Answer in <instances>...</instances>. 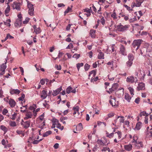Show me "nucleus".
I'll use <instances>...</instances> for the list:
<instances>
[{
    "mask_svg": "<svg viewBox=\"0 0 152 152\" xmlns=\"http://www.w3.org/2000/svg\"><path fill=\"white\" fill-rule=\"evenodd\" d=\"M117 75L116 74L112 73L108 75V79L110 80L113 81Z\"/></svg>",
    "mask_w": 152,
    "mask_h": 152,
    "instance_id": "14",
    "label": "nucleus"
},
{
    "mask_svg": "<svg viewBox=\"0 0 152 152\" xmlns=\"http://www.w3.org/2000/svg\"><path fill=\"white\" fill-rule=\"evenodd\" d=\"M22 19H17L15 23V26L16 27H19L22 24Z\"/></svg>",
    "mask_w": 152,
    "mask_h": 152,
    "instance_id": "13",
    "label": "nucleus"
},
{
    "mask_svg": "<svg viewBox=\"0 0 152 152\" xmlns=\"http://www.w3.org/2000/svg\"><path fill=\"white\" fill-rule=\"evenodd\" d=\"M115 133H117L118 135V139H120L122 137V133L120 131H118L116 132Z\"/></svg>",
    "mask_w": 152,
    "mask_h": 152,
    "instance_id": "43",
    "label": "nucleus"
},
{
    "mask_svg": "<svg viewBox=\"0 0 152 152\" xmlns=\"http://www.w3.org/2000/svg\"><path fill=\"white\" fill-rule=\"evenodd\" d=\"M44 113H43L42 115H41L39 117V119L41 121H42L44 119Z\"/></svg>",
    "mask_w": 152,
    "mask_h": 152,
    "instance_id": "62",
    "label": "nucleus"
},
{
    "mask_svg": "<svg viewBox=\"0 0 152 152\" xmlns=\"http://www.w3.org/2000/svg\"><path fill=\"white\" fill-rule=\"evenodd\" d=\"M96 75V72L95 70H92L89 73V76H90L91 75L93 77H94Z\"/></svg>",
    "mask_w": 152,
    "mask_h": 152,
    "instance_id": "36",
    "label": "nucleus"
},
{
    "mask_svg": "<svg viewBox=\"0 0 152 152\" xmlns=\"http://www.w3.org/2000/svg\"><path fill=\"white\" fill-rule=\"evenodd\" d=\"M32 116V115L31 112H28L26 114V116L24 118V119L27 120L29 118H31Z\"/></svg>",
    "mask_w": 152,
    "mask_h": 152,
    "instance_id": "16",
    "label": "nucleus"
},
{
    "mask_svg": "<svg viewBox=\"0 0 152 152\" xmlns=\"http://www.w3.org/2000/svg\"><path fill=\"white\" fill-rule=\"evenodd\" d=\"M21 5V4L20 3L14 2L12 4V7L14 10L15 9L18 11H20L21 10L20 7Z\"/></svg>",
    "mask_w": 152,
    "mask_h": 152,
    "instance_id": "5",
    "label": "nucleus"
},
{
    "mask_svg": "<svg viewBox=\"0 0 152 152\" xmlns=\"http://www.w3.org/2000/svg\"><path fill=\"white\" fill-rule=\"evenodd\" d=\"M11 21L10 19H7L6 22L4 21V24L7 26H8L9 27H10L11 26L10 23L11 22Z\"/></svg>",
    "mask_w": 152,
    "mask_h": 152,
    "instance_id": "28",
    "label": "nucleus"
},
{
    "mask_svg": "<svg viewBox=\"0 0 152 152\" xmlns=\"http://www.w3.org/2000/svg\"><path fill=\"white\" fill-rule=\"evenodd\" d=\"M27 6L28 9V13L31 16L34 15V8L33 5L31 4V2H28Z\"/></svg>",
    "mask_w": 152,
    "mask_h": 152,
    "instance_id": "3",
    "label": "nucleus"
},
{
    "mask_svg": "<svg viewBox=\"0 0 152 152\" xmlns=\"http://www.w3.org/2000/svg\"><path fill=\"white\" fill-rule=\"evenodd\" d=\"M83 12H86L87 13H91V12H92L91 7H90V8H86L84 9Z\"/></svg>",
    "mask_w": 152,
    "mask_h": 152,
    "instance_id": "38",
    "label": "nucleus"
},
{
    "mask_svg": "<svg viewBox=\"0 0 152 152\" xmlns=\"http://www.w3.org/2000/svg\"><path fill=\"white\" fill-rule=\"evenodd\" d=\"M146 51V50L145 48H142L140 50L141 54L142 55L143 53H145Z\"/></svg>",
    "mask_w": 152,
    "mask_h": 152,
    "instance_id": "55",
    "label": "nucleus"
},
{
    "mask_svg": "<svg viewBox=\"0 0 152 152\" xmlns=\"http://www.w3.org/2000/svg\"><path fill=\"white\" fill-rule=\"evenodd\" d=\"M95 32L96 31L93 29H91L90 31V35L91 37L92 38H94L95 37Z\"/></svg>",
    "mask_w": 152,
    "mask_h": 152,
    "instance_id": "24",
    "label": "nucleus"
},
{
    "mask_svg": "<svg viewBox=\"0 0 152 152\" xmlns=\"http://www.w3.org/2000/svg\"><path fill=\"white\" fill-rule=\"evenodd\" d=\"M72 88L70 86H69L68 88H67L66 89V92L67 94H69L70 92H71L72 90Z\"/></svg>",
    "mask_w": 152,
    "mask_h": 152,
    "instance_id": "39",
    "label": "nucleus"
},
{
    "mask_svg": "<svg viewBox=\"0 0 152 152\" xmlns=\"http://www.w3.org/2000/svg\"><path fill=\"white\" fill-rule=\"evenodd\" d=\"M90 66L88 64H86L85 65V69L86 70H87L89 68Z\"/></svg>",
    "mask_w": 152,
    "mask_h": 152,
    "instance_id": "59",
    "label": "nucleus"
},
{
    "mask_svg": "<svg viewBox=\"0 0 152 152\" xmlns=\"http://www.w3.org/2000/svg\"><path fill=\"white\" fill-rule=\"evenodd\" d=\"M146 47V52H151L152 51V45H150L148 44H146L145 45Z\"/></svg>",
    "mask_w": 152,
    "mask_h": 152,
    "instance_id": "19",
    "label": "nucleus"
},
{
    "mask_svg": "<svg viewBox=\"0 0 152 152\" xmlns=\"http://www.w3.org/2000/svg\"><path fill=\"white\" fill-rule=\"evenodd\" d=\"M129 61H133L134 58L132 54H129L128 56Z\"/></svg>",
    "mask_w": 152,
    "mask_h": 152,
    "instance_id": "42",
    "label": "nucleus"
},
{
    "mask_svg": "<svg viewBox=\"0 0 152 152\" xmlns=\"http://www.w3.org/2000/svg\"><path fill=\"white\" fill-rule=\"evenodd\" d=\"M136 138H137V137L136 136H134V139L133 141L132 142H135V144H140V143H142L141 142L137 141V140H135Z\"/></svg>",
    "mask_w": 152,
    "mask_h": 152,
    "instance_id": "31",
    "label": "nucleus"
},
{
    "mask_svg": "<svg viewBox=\"0 0 152 152\" xmlns=\"http://www.w3.org/2000/svg\"><path fill=\"white\" fill-rule=\"evenodd\" d=\"M6 37L7 38V39L9 38L10 39H12L14 38L13 37L11 36L9 34H7Z\"/></svg>",
    "mask_w": 152,
    "mask_h": 152,
    "instance_id": "63",
    "label": "nucleus"
},
{
    "mask_svg": "<svg viewBox=\"0 0 152 152\" xmlns=\"http://www.w3.org/2000/svg\"><path fill=\"white\" fill-rule=\"evenodd\" d=\"M142 126V123L140 122H138L136 124L135 129L137 130H139L141 128Z\"/></svg>",
    "mask_w": 152,
    "mask_h": 152,
    "instance_id": "22",
    "label": "nucleus"
},
{
    "mask_svg": "<svg viewBox=\"0 0 152 152\" xmlns=\"http://www.w3.org/2000/svg\"><path fill=\"white\" fill-rule=\"evenodd\" d=\"M126 81L128 82H130L132 83L134 81V77L132 76H129L127 78Z\"/></svg>",
    "mask_w": 152,
    "mask_h": 152,
    "instance_id": "18",
    "label": "nucleus"
},
{
    "mask_svg": "<svg viewBox=\"0 0 152 152\" xmlns=\"http://www.w3.org/2000/svg\"><path fill=\"white\" fill-rule=\"evenodd\" d=\"M98 58L99 59H104V54L103 53L100 52L98 55Z\"/></svg>",
    "mask_w": 152,
    "mask_h": 152,
    "instance_id": "29",
    "label": "nucleus"
},
{
    "mask_svg": "<svg viewBox=\"0 0 152 152\" xmlns=\"http://www.w3.org/2000/svg\"><path fill=\"white\" fill-rule=\"evenodd\" d=\"M47 96L48 94L47 91L45 90H42L40 94L41 97L43 99H45L47 97Z\"/></svg>",
    "mask_w": 152,
    "mask_h": 152,
    "instance_id": "10",
    "label": "nucleus"
},
{
    "mask_svg": "<svg viewBox=\"0 0 152 152\" xmlns=\"http://www.w3.org/2000/svg\"><path fill=\"white\" fill-rule=\"evenodd\" d=\"M145 84L143 83H140L138 84L137 89L138 91L140 90H143L145 88Z\"/></svg>",
    "mask_w": 152,
    "mask_h": 152,
    "instance_id": "8",
    "label": "nucleus"
},
{
    "mask_svg": "<svg viewBox=\"0 0 152 152\" xmlns=\"http://www.w3.org/2000/svg\"><path fill=\"white\" fill-rule=\"evenodd\" d=\"M36 107V105L34 104L33 105L30 106L29 107V109L30 110H35L34 109Z\"/></svg>",
    "mask_w": 152,
    "mask_h": 152,
    "instance_id": "51",
    "label": "nucleus"
},
{
    "mask_svg": "<svg viewBox=\"0 0 152 152\" xmlns=\"http://www.w3.org/2000/svg\"><path fill=\"white\" fill-rule=\"evenodd\" d=\"M30 123V121H28L24 122L22 120V121L21 122V124L23 125L24 128H27L29 127Z\"/></svg>",
    "mask_w": 152,
    "mask_h": 152,
    "instance_id": "7",
    "label": "nucleus"
},
{
    "mask_svg": "<svg viewBox=\"0 0 152 152\" xmlns=\"http://www.w3.org/2000/svg\"><path fill=\"white\" fill-rule=\"evenodd\" d=\"M17 113H15L14 114L12 115V117L11 118L13 120H15L17 115Z\"/></svg>",
    "mask_w": 152,
    "mask_h": 152,
    "instance_id": "53",
    "label": "nucleus"
},
{
    "mask_svg": "<svg viewBox=\"0 0 152 152\" xmlns=\"http://www.w3.org/2000/svg\"><path fill=\"white\" fill-rule=\"evenodd\" d=\"M110 99L109 102L113 107H116L118 106V102L116 101L115 98L111 96H110Z\"/></svg>",
    "mask_w": 152,
    "mask_h": 152,
    "instance_id": "2",
    "label": "nucleus"
},
{
    "mask_svg": "<svg viewBox=\"0 0 152 152\" xmlns=\"http://www.w3.org/2000/svg\"><path fill=\"white\" fill-rule=\"evenodd\" d=\"M10 10V7L9 5H8L7 7L5 9V12L6 14H7L9 13Z\"/></svg>",
    "mask_w": 152,
    "mask_h": 152,
    "instance_id": "49",
    "label": "nucleus"
},
{
    "mask_svg": "<svg viewBox=\"0 0 152 152\" xmlns=\"http://www.w3.org/2000/svg\"><path fill=\"white\" fill-rule=\"evenodd\" d=\"M142 116H145V117L147 116H148V115L145 112L143 111L140 113V114L139 115V116L138 117V118L139 116L141 117Z\"/></svg>",
    "mask_w": 152,
    "mask_h": 152,
    "instance_id": "33",
    "label": "nucleus"
},
{
    "mask_svg": "<svg viewBox=\"0 0 152 152\" xmlns=\"http://www.w3.org/2000/svg\"><path fill=\"white\" fill-rule=\"evenodd\" d=\"M62 89V86H60L59 88H58L56 90L53 91L52 94L54 96H56L61 91Z\"/></svg>",
    "mask_w": 152,
    "mask_h": 152,
    "instance_id": "11",
    "label": "nucleus"
},
{
    "mask_svg": "<svg viewBox=\"0 0 152 152\" xmlns=\"http://www.w3.org/2000/svg\"><path fill=\"white\" fill-rule=\"evenodd\" d=\"M10 126L14 127L16 126V123L15 121H11L10 122Z\"/></svg>",
    "mask_w": 152,
    "mask_h": 152,
    "instance_id": "47",
    "label": "nucleus"
},
{
    "mask_svg": "<svg viewBox=\"0 0 152 152\" xmlns=\"http://www.w3.org/2000/svg\"><path fill=\"white\" fill-rule=\"evenodd\" d=\"M132 146L131 144L124 145L125 149L128 151H130L132 149Z\"/></svg>",
    "mask_w": 152,
    "mask_h": 152,
    "instance_id": "20",
    "label": "nucleus"
},
{
    "mask_svg": "<svg viewBox=\"0 0 152 152\" xmlns=\"http://www.w3.org/2000/svg\"><path fill=\"white\" fill-rule=\"evenodd\" d=\"M30 19L29 18L27 17L26 18L25 20H24L23 22V23L24 24H27L29 21Z\"/></svg>",
    "mask_w": 152,
    "mask_h": 152,
    "instance_id": "52",
    "label": "nucleus"
},
{
    "mask_svg": "<svg viewBox=\"0 0 152 152\" xmlns=\"http://www.w3.org/2000/svg\"><path fill=\"white\" fill-rule=\"evenodd\" d=\"M98 144L100 145H104V143L102 140H98L97 141Z\"/></svg>",
    "mask_w": 152,
    "mask_h": 152,
    "instance_id": "40",
    "label": "nucleus"
},
{
    "mask_svg": "<svg viewBox=\"0 0 152 152\" xmlns=\"http://www.w3.org/2000/svg\"><path fill=\"white\" fill-rule=\"evenodd\" d=\"M52 133V132L50 130H49L47 131L46 132L43 133V136L44 137H45L48 136L49 135L51 134Z\"/></svg>",
    "mask_w": 152,
    "mask_h": 152,
    "instance_id": "26",
    "label": "nucleus"
},
{
    "mask_svg": "<svg viewBox=\"0 0 152 152\" xmlns=\"http://www.w3.org/2000/svg\"><path fill=\"white\" fill-rule=\"evenodd\" d=\"M112 87L111 88H109L108 90H106V91L109 94H110L112 93L113 91H115L114 89H113Z\"/></svg>",
    "mask_w": 152,
    "mask_h": 152,
    "instance_id": "48",
    "label": "nucleus"
},
{
    "mask_svg": "<svg viewBox=\"0 0 152 152\" xmlns=\"http://www.w3.org/2000/svg\"><path fill=\"white\" fill-rule=\"evenodd\" d=\"M9 103L11 107H14L16 104V102L14 100L12 99H9Z\"/></svg>",
    "mask_w": 152,
    "mask_h": 152,
    "instance_id": "15",
    "label": "nucleus"
},
{
    "mask_svg": "<svg viewBox=\"0 0 152 152\" xmlns=\"http://www.w3.org/2000/svg\"><path fill=\"white\" fill-rule=\"evenodd\" d=\"M42 139H41L39 140H34L32 142V143L34 144H38L39 142L42 141Z\"/></svg>",
    "mask_w": 152,
    "mask_h": 152,
    "instance_id": "41",
    "label": "nucleus"
},
{
    "mask_svg": "<svg viewBox=\"0 0 152 152\" xmlns=\"http://www.w3.org/2000/svg\"><path fill=\"white\" fill-rule=\"evenodd\" d=\"M128 89L129 90L130 93L131 95L132 96L134 95V90L133 88L131 87H129L128 88Z\"/></svg>",
    "mask_w": 152,
    "mask_h": 152,
    "instance_id": "37",
    "label": "nucleus"
},
{
    "mask_svg": "<svg viewBox=\"0 0 152 152\" xmlns=\"http://www.w3.org/2000/svg\"><path fill=\"white\" fill-rule=\"evenodd\" d=\"M101 22L102 25H104L105 23V20L103 17L101 19Z\"/></svg>",
    "mask_w": 152,
    "mask_h": 152,
    "instance_id": "60",
    "label": "nucleus"
},
{
    "mask_svg": "<svg viewBox=\"0 0 152 152\" xmlns=\"http://www.w3.org/2000/svg\"><path fill=\"white\" fill-rule=\"evenodd\" d=\"M149 35V34L148 33L147 31H142V32L141 35Z\"/></svg>",
    "mask_w": 152,
    "mask_h": 152,
    "instance_id": "56",
    "label": "nucleus"
},
{
    "mask_svg": "<svg viewBox=\"0 0 152 152\" xmlns=\"http://www.w3.org/2000/svg\"><path fill=\"white\" fill-rule=\"evenodd\" d=\"M76 128L79 131L82 130L83 129L82 124L81 123H80L78 125L76 126Z\"/></svg>",
    "mask_w": 152,
    "mask_h": 152,
    "instance_id": "32",
    "label": "nucleus"
},
{
    "mask_svg": "<svg viewBox=\"0 0 152 152\" xmlns=\"http://www.w3.org/2000/svg\"><path fill=\"white\" fill-rule=\"evenodd\" d=\"M56 125V127L57 128L60 129L61 130H62L64 129L63 126H61V124L59 123L57 124Z\"/></svg>",
    "mask_w": 152,
    "mask_h": 152,
    "instance_id": "50",
    "label": "nucleus"
},
{
    "mask_svg": "<svg viewBox=\"0 0 152 152\" xmlns=\"http://www.w3.org/2000/svg\"><path fill=\"white\" fill-rule=\"evenodd\" d=\"M144 1V0H136V3H132V7L135 6L136 7H140L142 3Z\"/></svg>",
    "mask_w": 152,
    "mask_h": 152,
    "instance_id": "6",
    "label": "nucleus"
},
{
    "mask_svg": "<svg viewBox=\"0 0 152 152\" xmlns=\"http://www.w3.org/2000/svg\"><path fill=\"white\" fill-rule=\"evenodd\" d=\"M142 41L141 39L135 40L132 44L133 47L136 50L138 49Z\"/></svg>",
    "mask_w": 152,
    "mask_h": 152,
    "instance_id": "1",
    "label": "nucleus"
},
{
    "mask_svg": "<svg viewBox=\"0 0 152 152\" xmlns=\"http://www.w3.org/2000/svg\"><path fill=\"white\" fill-rule=\"evenodd\" d=\"M117 29L118 30L120 31H124L126 30L129 28V26L128 25H126L123 26V25L120 24L118 25L117 26Z\"/></svg>",
    "mask_w": 152,
    "mask_h": 152,
    "instance_id": "4",
    "label": "nucleus"
},
{
    "mask_svg": "<svg viewBox=\"0 0 152 152\" xmlns=\"http://www.w3.org/2000/svg\"><path fill=\"white\" fill-rule=\"evenodd\" d=\"M41 31L40 28L38 27L34 30V32H35L36 34H39Z\"/></svg>",
    "mask_w": 152,
    "mask_h": 152,
    "instance_id": "34",
    "label": "nucleus"
},
{
    "mask_svg": "<svg viewBox=\"0 0 152 152\" xmlns=\"http://www.w3.org/2000/svg\"><path fill=\"white\" fill-rule=\"evenodd\" d=\"M7 60H6V61L4 63H3L1 66L0 67V71H2L3 72H5V69L7 67L6 66V64L7 62Z\"/></svg>",
    "mask_w": 152,
    "mask_h": 152,
    "instance_id": "17",
    "label": "nucleus"
},
{
    "mask_svg": "<svg viewBox=\"0 0 152 152\" xmlns=\"http://www.w3.org/2000/svg\"><path fill=\"white\" fill-rule=\"evenodd\" d=\"M124 97L126 100L128 102H130V100L131 99V97L127 93H125L124 94Z\"/></svg>",
    "mask_w": 152,
    "mask_h": 152,
    "instance_id": "23",
    "label": "nucleus"
},
{
    "mask_svg": "<svg viewBox=\"0 0 152 152\" xmlns=\"http://www.w3.org/2000/svg\"><path fill=\"white\" fill-rule=\"evenodd\" d=\"M152 64L151 60L150 59H147L144 62V64L146 65H151Z\"/></svg>",
    "mask_w": 152,
    "mask_h": 152,
    "instance_id": "27",
    "label": "nucleus"
},
{
    "mask_svg": "<svg viewBox=\"0 0 152 152\" xmlns=\"http://www.w3.org/2000/svg\"><path fill=\"white\" fill-rule=\"evenodd\" d=\"M20 91L18 89H13L12 88L10 89V93L11 94H19Z\"/></svg>",
    "mask_w": 152,
    "mask_h": 152,
    "instance_id": "12",
    "label": "nucleus"
},
{
    "mask_svg": "<svg viewBox=\"0 0 152 152\" xmlns=\"http://www.w3.org/2000/svg\"><path fill=\"white\" fill-rule=\"evenodd\" d=\"M0 127L1 129L4 132V134H5L8 130L3 125L1 126Z\"/></svg>",
    "mask_w": 152,
    "mask_h": 152,
    "instance_id": "30",
    "label": "nucleus"
},
{
    "mask_svg": "<svg viewBox=\"0 0 152 152\" xmlns=\"http://www.w3.org/2000/svg\"><path fill=\"white\" fill-rule=\"evenodd\" d=\"M111 16L114 20H116L117 19L118 16L117 15L115 10H113V13L111 15Z\"/></svg>",
    "mask_w": 152,
    "mask_h": 152,
    "instance_id": "21",
    "label": "nucleus"
},
{
    "mask_svg": "<svg viewBox=\"0 0 152 152\" xmlns=\"http://www.w3.org/2000/svg\"><path fill=\"white\" fill-rule=\"evenodd\" d=\"M83 63H78L77 64V67L79 71L80 67L83 66Z\"/></svg>",
    "mask_w": 152,
    "mask_h": 152,
    "instance_id": "45",
    "label": "nucleus"
},
{
    "mask_svg": "<svg viewBox=\"0 0 152 152\" xmlns=\"http://www.w3.org/2000/svg\"><path fill=\"white\" fill-rule=\"evenodd\" d=\"M8 112V111L7 109H4L3 110L2 113L4 115H6Z\"/></svg>",
    "mask_w": 152,
    "mask_h": 152,
    "instance_id": "58",
    "label": "nucleus"
},
{
    "mask_svg": "<svg viewBox=\"0 0 152 152\" xmlns=\"http://www.w3.org/2000/svg\"><path fill=\"white\" fill-rule=\"evenodd\" d=\"M132 61H128L126 62V64L127 66L130 67L132 64Z\"/></svg>",
    "mask_w": 152,
    "mask_h": 152,
    "instance_id": "44",
    "label": "nucleus"
},
{
    "mask_svg": "<svg viewBox=\"0 0 152 152\" xmlns=\"http://www.w3.org/2000/svg\"><path fill=\"white\" fill-rule=\"evenodd\" d=\"M73 48V45L71 43L70 44L68 45L67 47L66 48V49H70L72 48Z\"/></svg>",
    "mask_w": 152,
    "mask_h": 152,
    "instance_id": "57",
    "label": "nucleus"
},
{
    "mask_svg": "<svg viewBox=\"0 0 152 152\" xmlns=\"http://www.w3.org/2000/svg\"><path fill=\"white\" fill-rule=\"evenodd\" d=\"M80 56V55L77 54H75L73 56V57L76 58V59H78L79 58Z\"/></svg>",
    "mask_w": 152,
    "mask_h": 152,
    "instance_id": "54",
    "label": "nucleus"
},
{
    "mask_svg": "<svg viewBox=\"0 0 152 152\" xmlns=\"http://www.w3.org/2000/svg\"><path fill=\"white\" fill-rule=\"evenodd\" d=\"M45 82V80L43 79H41L40 81V83L42 85H44Z\"/></svg>",
    "mask_w": 152,
    "mask_h": 152,
    "instance_id": "64",
    "label": "nucleus"
},
{
    "mask_svg": "<svg viewBox=\"0 0 152 152\" xmlns=\"http://www.w3.org/2000/svg\"><path fill=\"white\" fill-rule=\"evenodd\" d=\"M114 114L113 113H109L107 115V116L108 118H111L113 117L114 116Z\"/></svg>",
    "mask_w": 152,
    "mask_h": 152,
    "instance_id": "61",
    "label": "nucleus"
},
{
    "mask_svg": "<svg viewBox=\"0 0 152 152\" xmlns=\"http://www.w3.org/2000/svg\"><path fill=\"white\" fill-rule=\"evenodd\" d=\"M118 85L117 83H114L112 87L113 88V89H114L115 91L116 90L118 87Z\"/></svg>",
    "mask_w": 152,
    "mask_h": 152,
    "instance_id": "35",
    "label": "nucleus"
},
{
    "mask_svg": "<svg viewBox=\"0 0 152 152\" xmlns=\"http://www.w3.org/2000/svg\"><path fill=\"white\" fill-rule=\"evenodd\" d=\"M135 147L137 149H140L143 146L142 143H140V144H135Z\"/></svg>",
    "mask_w": 152,
    "mask_h": 152,
    "instance_id": "46",
    "label": "nucleus"
},
{
    "mask_svg": "<svg viewBox=\"0 0 152 152\" xmlns=\"http://www.w3.org/2000/svg\"><path fill=\"white\" fill-rule=\"evenodd\" d=\"M124 117L123 116H118L116 118V120H117L118 119H119L120 123H123L124 121Z\"/></svg>",
    "mask_w": 152,
    "mask_h": 152,
    "instance_id": "25",
    "label": "nucleus"
},
{
    "mask_svg": "<svg viewBox=\"0 0 152 152\" xmlns=\"http://www.w3.org/2000/svg\"><path fill=\"white\" fill-rule=\"evenodd\" d=\"M120 53L124 56L126 55V52L125 50V48L123 45H121L120 48Z\"/></svg>",
    "mask_w": 152,
    "mask_h": 152,
    "instance_id": "9",
    "label": "nucleus"
}]
</instances>
